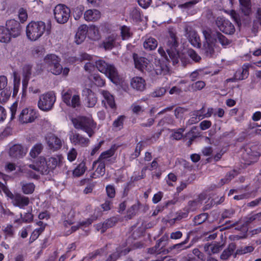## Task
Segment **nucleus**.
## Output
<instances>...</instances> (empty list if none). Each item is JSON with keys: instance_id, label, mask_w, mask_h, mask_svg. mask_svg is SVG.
Wrapping results in <instances>:
<instances>
[{"instance_id": "nucleus-1", "label": "nucleus", "mask_w": 261, "mask_h": 261, "mask_svg": "<svg viewBox=\"0 0 261 261\" xmlns=\"http://www.w3.org/2000/svg\"><path fill=\"white\" fill-rule=\"evenodd\" d=\"M133 58L135 65L136 68L140 71H151L153 69L158 75H166L169 72V68L167 65L158 61V64L154 67L152 63L148 59L141 57H139L137 54H133Z\"/></svg>"}, {"instance_id": "nucleus-2", "label": "nucleus", "mask_w": 261, "mask_h": 261, "mask_svg": "<svg viewBox=\"0 0 261 261\" xmlns=\"http://www.w3.org/2000/svg\"><path fill=\"white\" fill-rule=\"evenodd\" d=\"M205 39L204 43L203 49L204 50L206 56L211 57L214 51V47L216 43L219 42L222 46L226 47L229 44L230 41L224 35L219 33H217L212 35L210 30H205L202 31Z\"/></svg>"}, {"instance_id": "nucleus-3", "label": "nucleus", "mask_w": 261, "mask_h": 261, "mask_svg": "<svg viewBox=\"0 0 261 261\" xmlns=\"http://www.w3.org/2000/svg\"><path fill=\"white\" fill-rule=\"evenodd\" d=\"M178 45L175 34L173 32H170V37L168 38L165 45V49L167 54H166L162 47L159 48L158 52L166 61H169L171 60L173 64L174 65L178 62L179 59L180 58L177 49Z\"/></svg>"}, {"instance_id": "nucleus-4", "label": "nucleus", "mask_w": 261, "mask_h": 261, "mask_svg": "<svg viewBox=\"0 0 261 261\" xmlns=\"http://www.w3.org/2000/svg\"><path fill=\"white\" fill-rule=\"evenodd\" d=\"M51 29L50 23L46 24L42 21H31L26 27V35L29 40L35 41L46 32L49 34Z\"/></svg>"}, {"instance_id": "nucleus-5", "label": "nucleus", "mask_w": 261, "mask_h": 261, "mask_svg": "<svg viewBox=\"0 0 261 261\" xmlns=\"http://www.w3.org/2000/svg\"><path fill=\"white\" fill-rule=\"evenodd\" d=\"M20 171L27 176L36 178V173L47 174L49 169L47 160L43 156H40L35 164L25 165L20 167Z\"/></svg>"}, {"instance_id": "nucleus-6", "label": "nucleus", "mask_w": 261, "mask_h": 261, "mask_svg": "<svg viewBox=\"0 0 261 261\" xmlns=\"http://www.w3.org/2000/svg\"><path fill=\"white\" fill-rule=\"evenodd\" d=\"M71 120L75 128L82 130L89 137H92L95 134L96 123L91 116L72 118Z\"/></svg>"}, {"instance_id": "nucleus-7", "label": "nucleus", "mask_w": 261, "mask_h": 261, "mask_svg": "<svg viewBox=\"0 0 261 261\" xmlns=\"http://www.w3.org/2000/svg\"><path fill=\"white\" fill-rule=\"evenodd\" d=\"M60 58L55 54H47L43 59L40 69H47L55 75H59L62 73V66L60 64Z\"/></svg>"}, {"instance_id": "nucleus-8", "label": "nucleus", "mask_w": 261, "mask_h": 261, "mask_svg": "<svg viewBox=\"0 0 261 261\" xmlns=\"http://www.w3.org/2000/svg\"><path fill=\"white\" fill-rule=\"evenodd\" d=\"M95 66L97 69L104 73L113 83L117 84L119 77L117 71L115 67L102 60H96Z\"/></svg>"}, {"instance_id": "nucleus-9", "label": "nucleus", "mask_w": 261, "mask_h": 261, "mask_svg": "<svg viewBox=\"0 0 261 261\" xmlns=\"http://www.w3.org/2000/svg\"><path fill=\"white\" fill-rule=\"evenodd\" d=\"M56 100L55 94L53 91H49L41 94L38 101V107L44 112L50 111Z\"/></svg>"}, {"instance_id": "nucleus-10", "label": "nucleus", "mask_w": 261, "mask_h": 261, "mask_svg": "<svg viewBox=\"0 0 261 261\" xmlns=\"http://www.w3.org/2000/svg\"><path fill=\"white\" fill-rule=\"evenodd\" d=\"M62 100L67 106L73 108H78L81 105L80 95L73 94L72 89L63 90L62 92Z\"/></svg>"}, {"instance_id": "nucleus-11", "label": "nucleus", "mask_w": 261, "mask_h": 261, "mask_svg": "<svg viewBox=\"0 0 261 261\" xmlns=\"http://www.w3.org/2000/svg\"><path fill=\"white\" fill-rule=\"evenodd\" d=\"M70 13V9L62 4L57 5L54 10L55 19L57 22L61 24L65 23L68 21Z\"/></svg>"}, {"instance_id": "nucleus-12", "label": "nucleus", "mask_w": 261, "mask_h": 261, "mask_svg": "<svg viewBox=\"0 0 261 261\" xmlns=\"http://www.w3.org/2000/svg\"><path fill=\"white\" fill-rule=\"evenodd\" d=\"M185 31L191 44L195 47L199 48L201 46L200 37L197 32L193 29L191 24L189 23L185 24Z\"/></svg>"}, {"instance_id": "nucleus-13", "label": "nucleus", "mask_w": 261, "mask_h": 261, "mask_svg": "<svg viewBox=\"0 0 261 261\" xmlns=\"http://www.w3.org/2000/svg\"><path fill=\"white\" fill-rule=\"evenodd\" d=\"M38 117L36 110L31 108H25L22 110L19 116V120L22 123L33 122Z\"/></svg>"}, {"instance_id": "nucleus-14", "label": "nucleus", "mask_w": 261, "mask_h": 261, "mask_svg": "<svg viewBox=\"0 0 261 261\" xmlns=\"http://www.w3.org/2000/svg\"><path fill=\"white\" fill-rule=\"evenodd\" d=\"M216 24L219 30L226 34H232L234 32L233 25L223 17H217Z\"/></svg>"}, {"instance_id": "nucleus-15", "label": "nucleus", "mask_w": 261, "mask_h": 261, "mask_svg": "<svg viewBox=\"0 0 261 261\" xmlns=\"http://www.w3.org/2000/svg\"><path fill=\"white\" fill-rule=\"evenodd\" d=\"M45 140L49 148L53 151L58 150L62 146V141L53 133L47 134L45 137Z\"/></svg>"}, {"instance_id": "nucleus-16", "label": "nucleus", "mask_w": 261, "mask_h": 261, "mask_svg": "<svg viewBox=\"0 0 261 261\" xmlns=\"http://www.w3.org/2000/svg\"><path fill=\"white\" fill-rule=\"evenodd\" d=\"M6 29L10 32L11 37H17L20 35L21 27L20 23L14 19L7 20L6 23Z\"/></svg>"}, {"instance_id": "nucleus-17", "label": "nucleus", "mask_w": 261, "mask_h": 261, "mask_svg": "<svg viewBox=\"0 0 261 261\" xmlns=\"http://www.w3.org/2000/svg\"><path fill=\"white\" fill-rule=\"evenodd\" d=\"M100 93L103 97L102 100V103L106 109H115L116 108V104L114 96L108 91L101 90L100 91Z\"/></svg>"}, {"instance_id": "nucleus-18", "label": "nucleus", "mask_w": 261, "mask_h": 261, "mask_svg": "<svg viewBox=\"0 0 261 261\" xmlns=\"http://www.w3.org/2000/svg\"><path fill=\"white\" fill-rule=\"evenodd\" d=\"M82 94L85 97L86 105L88 107L92 108L96 105L97 98L91 89L85 88L83 90Z\"/></svg>"}, {"instance_id": "nucleus-19", "label": "nucleus", "mask_w": 261, "mask_h": 261, "mask_svg": "<svg viewBox=\"0 0 261 261\" xmlns=\"http://www.w3.org/2000/svg\"><path fill=\"white\" fill-rule=\"evenodd\" d=\"M256 146L246 148V152L248 155L247 161L246 160V165H250L257 161L260 154L256 151Z\"/></svg>"}, {"instance_id": "nucleus-20", "label": "nucleus", "mask_w": 261, "mask_h": 261, "mask_svg": "<svg viewBox=\"0 0 261 261\" xmlns=\"http://www.w3.org/2000/svg\"><path fill=\"white\" fill-rule=\"evenodd\" d=\"M27 151V148L20 144H15L10 148L9 154L13 158H22L26 154Z\"/></svg>"}, {"instance_id": "nucleus-21", "label": "nucleus", "mask_w": 261, "mask_h": 261, "mask_svg": "<svg viewBox=\"0 0 261 261\" xmlns=\"http://www.w3.org/2000/svg\"><path fill=\"white\" fill-rule=\"evenodd\" d=\"M84 60H88L89 61L87 62L84 66L85 70L89 72L93 71L95 68V61L96 60L93 59L91 55L87 53H82L80 55V61H82Z\"/></svg>"}, {"instance_id": "nucleus-22", "label": "nucleus", "mask_w": 261, "mask_h": 261, "mask_svg": "<svg viewBox=\"0 0 261 261\" xmlns=\"http://www.w3.org/2000/svg\"><path fill=\"white\" fill-rule=\"evenodd\" d=\"M70 140L74 145L82 146H87L90 142L89 139L83 137L79 134L72 133L69 137Z\"/></svg>"}, {"instance_id": "nucleus-23", "label": "nucleus", "mask_w": 261, "mask_h": 261, "mask_svg": "<svg viewBox=\"0 0 261 261\" xmlns=\"http://www.w3.org/2000/svg\"><path fill=\"white\" fill-rule=\"evenodd\" d=\"M88 31V27L87 25H81L79 28L75 37V41L77 44H80L85 40Z\"/></svg>"}, {"instance_id": "nucleus-24", "label": "nucleus", "mask_w": 261, "mask_h": 261, "mask_svg": "<svg viewBox=\"0 0 261 261\" xmlns=\"http://www.w3.org/2000/svg\"><path fill=\"white\" fill-rule=\"evenodd\" d=\"M12 203L14 205L18 206L20 208H23L29 204V199L23 195L17 194L13 197Z\"/></svg>"}, {"instance_id": "nucleus-25", "label": "nucleus", "mask_w": 261, "mask_h": 261, "mask_svg": "<svg viewBox=\"0 0 261 261\" xmlns=\"http://www.w3.org/2000/svg\"><path fill=\"white\" fill-rule=\"evenodd\" d=\"M100 16V12L96 9L88 10L84 13V18L87 21H96Z\"/></svg>"}, {"instance_id": "nucleus-26", "label": "nucleus", "mask_w": 261, "mask_h": 261, "mask_svg": "<svg viewBox=\"0 0 261 261\" xmlns=\"http://www.w3.org/2000/svg\"><path fill=\"white\" fill-rule=\"evenodd\" d=\"M169 237L167 234H164L158 241L157 244L155 246L154 248L149 249L148 252L151 254L153 253H160L161 251L160 249H158L160 247H161L162 248L164 246H165L168 240Z\"/></svg>"}, {"instance_id": "nucleus-27", "label": "nucleus", "mask_w": 261, "mask_h": 261, "mask_svg": "<svg viewBox=\"0 0 261 261\" xmlns=\"http://www.w3.org/2000/svg\"><path fill=\"white\" fill-rule=\"evenodd\" d=\"M222 249L219 243L206 244L204 246V251L208 255L218 253Z\"/></svg>"}, {"instance_id": "nucleus-28", "label": "nucleus", "mask_w": 261, "mask_h": 261, "mask_svg": "<svg viewBox=\"0 0 261 261\" xmlns=\"http://www.w3.org/2000/svg\"><path fill=\"white\" fill-rule=\"evenodd\" d=\"M131 85L134 89L139 91H143L145 88V81L141 77H134L132 80Z\"/></svg>"}, {"instance_id": "nucleus-29", "label": "nucleus", "mask_w": 261, "mask_h": 261, "mask_svg": "<svg viewBox=\"0 0 261 261\" xmlns=\"http://www.w3.org/2000/svg\"><path fill=\"white\" fill-rule=\"evenodd\" d=\"M158 46L157 40L151 37L146 36L143 42L144 48L148 50H152L156 48Z\"/></svg>"}, {"instance_id": "nucleus-30", "label": "nucleus", "mask_w": 261, "mask_h": 261, "mask_svg": "<svg viewBox=\"0 0 261 261\" xmlns=\"http://www.w3.org/2000/svg\"><path fill=\"white\" fill-rule=\"evenodd\" d=\"M36 224L39 226L36 228L32 233L30 237V240L32 242L35 241L39 236V235L44 230L46 224L40 221L37 222Z\"/></svg>"}, {"instance_id": "nucleus-31", "label": "nucleus", "mask_w": 261, "mask_h": 261, "mask_svg": "<svg viewBox=\"0 0 261 261\" xmlns=\"http://www.w3.org/2000/svg\"><path fill=\"white\" fill-rule=\"evenodd\" d=\"M130 250V249L128 247L123 249L121 248H118L117 249L116 252L110 254L106 261H116L120 256L125 255L128 253Z\"/></svg>"}, {"instance_id": "nucleus-32", "label": "nucleus", "mask_w": 261, "mask_h": 261, "mask_svg": "<svg viewBox=\"0 0 261 261\" xmlns=\"http://www.w3.org/2000/svg\"><path fill=\"white\" fill-rule=\"evenodd\" d=\"M198 2L197 0H193L187 2L184 4L180 5L179 7L187 11V12L191 15H193L197 12V10L194 9V6Z\"/></svg>"}, {"instance_id": "nucleus-33", "label": "nucleus", "mask_w": 261, "mask_h": 261, "mask_svg": "<svg viewBox=\"0 0 261 261\" xmlns=\"http://www.w3.org/2000/svg\"><path fill=\"white\" fill-rule=\"evenodd\" d=\"M94 166H97L94 174L95 177H99L104 175L105 173V163L104 161L98 160L93 163Z\"/></svg>"}, {"instance_id": "nucleus-34", "label": "nucleus", "mask_w": 261, "mask_h": 261, "mask_svg": "<svg viewBox=\"0 0 261 261\" xmlns=\"http://www.w3.org/2000/svg\"><path fill=\"white\" fill-rule=\"evenodd\" d=\"M87 36L89 38L93 40H97L100 37L99 30L95 25H90L88 27Z\"/></svg>"}, {"instance_id": "nucleus-35", "label": "nucleus", "mask_w": 261, "mask_h": 261, "mask_svg": "<svg viewBox=\"0 0 261 261\" xmlns=\"http://www.w3.org/2000/svg\"><path fill=\"white\" fill-rule=\"evenodd\" d=\"M117 36L115 34H112L109 36L102 44V47L106 50H111L114 46V43L117 39Z\"/></svg>"}, {"instance_id": "nucleus-36", "label": "nucleus", "mask_w": 261, "mask_h": 261, "mask_svg": "<svg viewBox=\"0 0 261 261\" xmlns=\"http://www.w3.org/2000/svg\"><path fill=\"white\" fill-rule=\"evenodd\" d=\"M258 8L259 6L253 1L246 0V16L253 14Z\"/></svg>"}, {"instance_id": "nucleus-37", "label": "nucleus", "mask_w": 261, "mask_h": 261, "mask_svg": "<svg viewBox=\"0 0 261 261\" xmlns=\"http://www.w3.org/2000/svg\"><path fill=\"white\" fill-rule=\"evenodd\" d=\"M62 156L61 155H56L53 157L48 158L47 160V165L49 171L54 169L57 166L59 165L62 160Z\"/></svg>"}, {"instance_id": "nucleus-38", "label": "nucleus", "mask_w": 261, "mask_h": 261, "mask_svg": "<svg viewBox=\"0 0 261 261\" xmlns=\"http://www.w3.org/2000/svg\"><path fill=\"white\" fill-rule=\"evenodd\" d=\"M115 224V221L113 219L107 220L102 223H99L96 225V229L100 230L101 232H104L107 228L113 227Z\"/></svg>"}, {"instance_id": "nucleus-39", "label": "nucleus", "mask_w": 261, "mask_h": 261, "mask_svg": "<svg viewBox=\"0 0 261 261\" xmlns=\"http://www.w3.org/2000/svg\"><path fill=\"white\" fill-rule=\"evenodd\" d=\"M11 36L6 28L0 26V42L7 43L10 41Z\"/></svg>"}, {"instance_id": "nucleus-40", "label": "nucleus", "mask_w": 261, "mask_h": 261, "mask_svg": "<svg viewBox=\"0 0 261 261\" xmlns=\"http://www.w3.org/2000/svg\"><path fill=\"white\" fill-rule=\"evenodd\" d=\"M87 169L86 164L84 162L80 163L73 170V175L75 177H79L82 175Z\"/></svg>"}, {"instance_id": "nucleus-41", "label": "nucleus", "mask_w": 261, "mask_h": 261, "mask_svg": "<svg viewBox=\"0 0 261 261\" xmlns=\"http://www.w3.org/2000/svg\"><path fill=\"white\" fill-rule=\"evenodd\" d=\"M43 145L41 143H37L31 149L30 155L32 158H35L41 153L43 149Z\"/></svg>"}, {"instance_id": "nucleus-42", "label": "nucleus", "mask_w": 261, "mask_h": 261, "mask_svg": "<svg viewBox=\"0 0 261 261\" xmlns=\"http://www.w3.org/2000/svg\"><path fill=\"white\" fill-rule=\"evenodd\" d=\"M31 74V66L30 65H25L22 69V75L23 79L22 81L23 84H27Z\"/></svg>"}, {"instance_id": "nucleus-43", "label": "nucleus", "mask_w": 261, "mask_h": 261, "mask_svg": "<svg viewBox=\"0 0 261 261\" xmlns=\"http://www.w3.org/2000/svg\"><path fill=\"white\" fill-rule=\"evenodd\" d=\"M236 248L235 245L231 244L228 247L224 250L221 255V258L223 260L227 259L232 254Z\"/></svg>"}, {"instance_id": "nucleus-44", "label": "nucleus", "mask_w": 261, "mask_h": 261, "mask_svg": "<svg viewBox=\"0 0 261 261\" xmlns=\"http://www.w3.org/2000/svg\"><path fill=\"white\" fill-rule=\"evenodd\" d=\"M22 190L23 192L25 194H31L35 190V185L32 182L22 183Z\"/></svg>"}, {"instance_id": "nucleus-45", "label": "nucleus", "mask_w": 261, "mask_h": 261, "mask_svg": "<svg viewBox=\"0 0 261 261\" xmlns=\"http://www.w3.org/2000/svg\"><path fill=\"white\" fill-rule=\"evenodd\" d=\"M201 205L200 200L197 199L194 201H190L187 207V211L188 212H193L195 211L198 207H200Z\"/></svg>"}, {"instance_id": "nucleus-46", "label": "nucleus", "mask_w": 261, "mask_h": 261, "mask_svg": "<svg viewBox=\"0 0 261 261\" xmlns=\"http://www.w3.org/2000/svg\"><path fill=\"white\" fill-rule=\"evenodd\" d=\"M33 219V216L31 213H28L25 214V215L22 216V215H21V218L18 219H16L15 220V223H17L19 224L22 223V222H31Z\"/></svg>"}, {"instance_id": "nucleus-47", "label": "nucleus", "mask_w": 261, "mask_h": 261, "mask_svg": "<svg viewBox=\"0 0 261 261\" xmlns=\"http://www.w3.org/2000/svg\"><path fill=\"white\" fill-rule=\"evenodd\" d=\"M115 151V146H112L110 149L102 152L100 154L99 160L101 161H102L103 160H107L108 159L113 155Z\"/></svg>"}, {"instance_id": "nucleus-48", "label": "nucleus", "mask_w": 261, "mask_h": 261, "mask_svg": "<svg viewBox=\"0 0 261 261\" xmlns=\"http://www.w3.org/2000/svg\"><path fill=\"white\" fill-rule=\"evenodd\" d=\"M93 222V220L91 219H88L85 221H83L81 223H80L78 225H74L72 226L71 227V231L69 232V233H72V232L76 230L79 228H85L87 226H88L89 225H90Z\"/></svg>"}, {"instance_id": "nucleus-49", "label": "nucleus", "mask_w": 261, "mask_h": 261, "mask_svg": "<svg viewBox=\"0 0 261 261\" xmlns=\"http://www.w3.org/2000/svg\"><path fill=\"white\" fill-rule=\"evenodd\" d=\"M237 174L238 172L236 170H233L229 172L226 175L224 178L221 179L220 185H223L226 183L228 182L236 175H237Z\"/></svg>"}, {"instance_id": "nucleus-50", "label": "nucleus", "mask_w": 261, "mask_h": 261, "mask_svg": "<svg viewBox=\"0 0 261 261\" xmlns=\"http://www.w3.org/2000/svg\"><path fill=\"white\" fill-rule=\"evenodd\" d=\"M208 218V215L206 213H202L197 215L194 218V223L195 225H199L204 222Z\"/></svg>"}, {"instance_id": "nucleus-51", "label": "nucleus", "mask_w": 261, "mask_h": 261, "mask_svg": "<svg viewBox=\"0 0 261 261\" xmlns=\"http://www.w3.org/2000/svg\"><path fill=\"white\" fill-rule=\"evenodd\" d=\"M6 238H11L13 237L14 230L12 225H8L3 229Z\"/></svg>"}, {"instance_id": "nucleus-52", "label": "nucleus", "mask_w": 261, "mask_h": 261, "mask_svg": "<svg viewBox=\"0 0 261 261\" xmlns=\"http://www.w3.org/2000/svg\"><path fill=\"white\" fill-rule=\"evenodd\" d=\"M121 34L123 40H126L130 37L129 28L124 25L121 28Z\"/></svg>"}, {"instance_id": "nucleus-53", "label": "nucleus", "mask_w": 261, "mask_h": 261, "mask_svg": "<svg viewBox=\"0 0 261 261\" xmlns=\"http://www.w3.org/2000/svg\"><path fill=\"white\" fill-rule=\"evenodd\" d=\"M84 10V7L79 6L73 10V16L75 20H78L80 18L83 14V12Z\"/></svg>"}, {"instance_id": "nucleus-54", "label": "nucleus", "mask_w": 261, "mask_h": 261, "mask_svg": "<svg viewBox=\"0 0 261 261\" xmlns=\"http://www.w3.org/2000/svg\"><path fill=\"white\" fill-rule=\"evenodd\" d=\"M125 117L124 116H119L117 119L113 122V126L115 128L120 129L123 125V121Z\"/></svg>"}, {"instance_id": "nucleus-55", "label": "nucleus", "mask_w": 261, "mask_h": 261, "mask_svg": "<svg viewBox=\"0 0 261 261\" xmlns=\"http://www.w3.org/2000/svg\"><path fill=\"white\" fill-rule=\"evenodd\" d=\"M77 153L75 149L72 148L69 150L67 153V159L70 162L74 161L77 156Z\"/></svg>"}, {"instance_id": "nucleus-56", "label": "nucleus", "mask_w": 261, "mask_h": 261, "mask_svg": "<svg viewBox=\"0 0 261 261\" xmlns=\"http://www.w3.org/2000/svg\"><path fill=\"white\" fill-rule=\"evenodd\" d=\"M18 17L21 22L26 21L28 18L27 11L23 8L20 9L18 12Z\"/></svg>"}, {"instance_id": "nucleus-57", "label": "nucleus", "mask_w": 261, "mask_h": 261, "mask_svg": "<svg viewBox=\"0 0 261 261\" xmlns=\"http://www.w3.org/2000/svg\"><path fill=\"white\" fill-rule=\"evenodd\" d=\"M230 15L236 24L240 27L241 25V22L239 15L234 10L230 11Z\"/></svg>"}, {"instance_id": "nucleus-58", "label": "nucleus", "mask_w": 261, "mask_h": 261, "mask_svg": "<svg viewBox=\"0 0 261 261\" xmlns=\"http://www.w3.org/2000/svg\"><path fill=\"white\" fill-rule=\"evenodd\" d=\"M188 56L194 61L198 62L200 60L201 57L193 49H189L188 51Z\"/></svg>"}, {"instance_id": "nucleus-59", "label": "nucleus", "mask_w": 261, "mask_h": 261, "mask_svg": "<svg viewBox=\"0 0 261 261\" xmlns=\"http://www.w3.org/2000/svg\"><path fill=\"white\" fill-rule=\"evenodd\" d=\"M93 82L95 85L99 87L103 86L105 83L104 80L98 75H94L93 76Z\"/></svg>"}, {"instance_id": "nucleus-60", "label": "nucleus", "mask_w": 261, "mask_h": 261, "mask_svg": "<svg viewBox=\"0 0 261 261\" xmlns=\"http://www.w3.org/2000/svg\"><path fill=\"white\" fill-rule=\"evenodd\" d=\"M205 84L204 82L199 81L194 83L192 85V88L194 90H200L204 87Z\"/></svg>"}, {"instance_id": "nucleus-61", "label": "nucleus", "mask_w": 261, "mask_h": 261, "mask_svg": "<svg viewBox=\"0 0 261 261\" xmlns=\"http://www.w3.org/2000/svg\"><path fill=\"white\" fill-rule=\"evenodd\" d=\"M140 208V202L137 201L134 204H133L128 210V213L129 215H135Z\"/></svg>"}, {"instance_id": "nucleus-62", "label": "nucleus", "mask_w": 261, "mask_h": 261, "mask_svg": "<svg viewBox=\"0 0 261 261\" xmlns=\"http://www.w3.org/2000/svg\"><path fill=\"white\" fill-rule=\"evenodd\" d=\"M205 112V109L203 107L200 110L193 112V115L196 116L199 118V120H202L205 118L204 114Z\"/></svg>"}, {"instance_id": "nucleus-63", "label": "nucleus", "mask_w": 261, "mask_h": 261, "mask_svg": "<svg viewBox=\"0 0 261 261\" xmlns=\"http://www.w3.org/2000/svg\"><path fill=\"white\" fill-rule=\"evenodd\" d=\"M186 111V110L181 107H178L174 110V115L176 118H182L184 113Z\"/></svg>"}, {"instance_id": "nucleus-64", "label": "nucleus", "mask_w": 261, "mask_h": 261, "mask_svg": "<svg viewBox=\"0 0 261 261\" xmlns=\"http://www.w3.org/2000/svg\"><path fill=\"white\" fill-rule=\"evenodd\" d=\"M166 89L164 88L156 89L152 93V96L154 97H160L166 93Z\"/></svg>"}]
</instances>
